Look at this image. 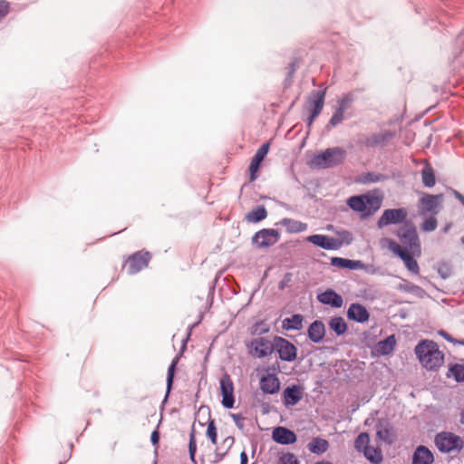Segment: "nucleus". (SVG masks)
<instances>
[{
  "instance_id": "f257e3e1",
  "label": "nucleus",
  "mask_w": 464,
  "mask_h": 464,
  "mask_svg": "<svg viewBox=\"0 0 464 464\" xmlns=\"http://www.w3.org/2000/svg\"><path fill=\"white\" fill-rule=\"evenodd\" d=\"M420 363L429 371L439 369L444 362V354L438 344L431 340H421L414 348Z\"/></svg>"
},
{
  "instance_id": "f03ea898",
  "label": "nucleus",
  "mask_w": 464,
  "mask_h": 464,
  "mask_svg": "<svg viewBox=\"0 0 464 464\" xmlns=\"http://www.w3.org/2000/svg\"><path fill=\"white\" fill-rule=\"evenodd\" d=\"M347 152L343 148H328L314 155L311 160V165L317 169H330L336 167L343 162Z\"/></svg>"
},
{
  "instance_id": "7ed1b4c3",
  "label": "nucleus",
  "mask_w": 464,
  "mask_h": 464,
  "mask_svg": "<svg viewBox=\"0 0 464 464\" xmlns=\"http://www.w3.org/2000/svg\"><path fill=\"white\" fill-rule=\"evenodd\" d=\"M395 234L402 245L401 246L402 249H406L407 252H411V254H417L418 256L420 254L419 237L412 224L409 222L404 223L396 230Z\"/></svg>"
},
{
  "instance_id": "20e7f679",
  "label": "nucleus",
  "mask_w": 464,
  "mask_h": 464,
  "mask_svg": "<svg viewBox=\"0 0 464 464\" xmlns=\"http://www.w3.org/2000/svg\"><path fill=\"white\" fill-rule=\"evenodd\" d=\"M382 243H385L388 249L403 261L406 268L411 273L414 275L419 274L420 267L417 261L413 257L415 254H411V252H407L406 249H402V247L396 241L391 238H382Z\"/></svg>"
},
{
  "instance_id": "39448f33",
  "label": "nucleus",
  "mask_w": 464,
  "mask_h": 464,
  "mask_svg": "<svg viewBox=\"0 0 464 464\" xmlns=\"http://www.w3.org/2000/svg\"><path fill=\"white\" fill-rule=\"evenodd\" d=\"M435 445L441 453L459 451L464 445L460 437L452 432L441 431L435 436Z\"/></svg>"
},
{
  "instance_id": "423d86ee",
  "label": "nucleus",
  "mask_w": 464,
  "mask_h": 464,
  "mask_svg": "<svg viewBox=\"0 0 464 464\" xmlns=\"http://www.w3.org/2000/svg\"><path fill=\"white\" fill-rule=\"evenodd\" d=\"M408 212L404 208L385 209L377 221L378 228H383L390 225L406 223Z\"/></svg>"
},
{
  "instance_id": "0eeeda50",
  "label": "nucleus",
  "mask_w": 464,
  "mask_h": 464,
  "mask_svg": "<svg viewBox=\"0 0 464 464\" xmlns=\"http://www.w3.org/2000/svg\"><path fill=\"white\" fill-rule=\"evenodd\" d=\"M395 137V131L384 130L378 133L365 135L360 140V142L367 148L376 149L383 148Z\"/></svg>"
},
{
  "instance_id": "6e6552de",
  "label": "nucleus",
  "mask_w": 464,
  "mask_h": 464,
  "mask_svg": "<svg viewBox=\"0 0 464 464\" xmlns=\"http://www.w3.org/2000/svg\"><path fill=\"white\" fill-rule=\"evenodd\" d=\"M443 201L442 194H428L425 193L419 200V212L420 215L432 214L436 215L440 212V205Z\"/></svg>"
},
{
  "instance_id": "1a4fd4ad",
  "label": "nucleus",
  "mask_w": 464,
  "mask_h": 464,
  "mask_svg": "<svg viewBox=\"0 0 464 464\" xmlns=\"http://www.w3.org/2000/svg\"><path fill=\"white\" fill-rule=\"evenodd\" d=\"M247 346L253 356L264 358L275 352V339L271 342L266 337H256L252 339Z\"/></svg>"
},
{
  "instance_id": "9d476101",
  "label": "nucleus",
  "mask_w": 464,
  "mask_h": 464,
  "mask_svg": "<svg viewBox=\"0 0 464 464\" xmlns=\"http://www.w3.org/2000/svg\"><path fill=\"white\" fill-rule=\"evenodd\" d=\"M151 258L148 251H138L130 255L126 261V271L128 275H135L147 267Z\"/></svg>"
},
{
  "instance_id": "9b49d317",
  "label": "nucleus",
  "mask_w": 464,
  "mask_h": 464,
  "mask_svg": "<svg viewBox=\"0 0 464 464\" xmlns=\"http://www.w3.org/2000/svg\"><path fill=\"white\" fill-rule=\"evenodd\" d=\"M275 351L279 358L285 362H293L297 357V348L288 340L280 336H275Z\"/></svg>"
},
{
  "instance_id": "f8f14e48",
  "label": "nucleus",
  "mask_w": 464,
  "mask_h": 464,
  "mask_svg": "<svg viewBox=\"0 0 464 464\" xmlns=\"http://www.w3.org/2000/svg\"><path fill=\"white\" fill-rule=\"evenodd\" d=\"M279 232L274 228H263L252 237V243L257 247L264 248L274 246L279 240Z\"/></svg>"
},
{
  "instance_id": "ddd939ff",
  "label": "nucleus",
  "mask_w": 464,
  "mask_h": 464,
  "mask_svg": "<svg viewBox=\"0 0 464 464\" xmlns=\"http://www.w3.org/2000/svg\"><path fill=\"white\" fill-rule=\"evenodd\" d=\"M306 241L326 250H337L342 246V241L327 235L314 234L306 237Z\"/></svg>"
},
{
  "instance_id": "4468645a",
  "label": "nucleus",
  "mask_w": 464,
  "mask_h": 464,
  "mask_svg": "<svg viewBox=\"0 0 464 464\" xmlns=\"http://www.w3.org/2000/svg\"><path fill=\"white\" fill-rule=\"evenodd\" d=\"M326 89L313 90L307 97L304 109L308 112L320 114L323 111L325 101Z\"/></svg>"
},
{
  "instance_id": "2eb2a0df",
  "label": "nucleus",
  "mask_w": 464,
  "mask_h": 464,
  "mask_svg": "<svg viewBox=\"0 0 464 464\" xmlns=\"http://www.w3.org/2000/svg\"><path fill=\"white\" fill-rule=\"evenodd\" d=\"M222 394V405L226 409H232L235 403L234 385L228 374H224L219 381Z\"/></svg>"
},
{
  "instance_id": "dca6fc26",
  "label": "nucleus",
  "mask_w": 464,
  "mask_h": 464,
  "mask_svg": "<svg viewBox=\"0 0 464 464\" xmlns=\"http://www.w3.org/2000/svg\"><path fill=\"white\" fill-rule=\"evenodd\" d=\"M302 398L303 391L297 384L286 386L282 392V401L286 408L296 405Z\"/></svg>"
},
{
  "instance_id": "f3484780",
  "label": "nucleus",
  "mask_w": 464,
  "mask_h": 464,
  "mask_svg": "<svg viewBox=\"0 0 464 464\" xmlns=\"http://www.w3.org/2000/svg\"><path fill=\"white\" fill-rule=\"evenodd\" d=\"M269 151V143L262 144L255 153L249 165L250 181L257 179L256 173L260 169L261 163Z\"/></svg>"
},
{
  "instance_id": "a211bd4d",
  "label": "nucleus",
  "mask_w": 464,
  "mask_h": 464,
  "mask_svg": "<svg viewBox=\"0 0 464 464\" xmlns=\"http://www.w3.org/2000/svg\"><path fill=\"white\" fill-rule=\"evenodd\" d=\"M272 439L278 444L291 445L296 442L297 436L293 430L283 426H278L274 428Z\"/></svg>"
},
{
  "instance_id": "6ab92c4d",
  "label": "nucleus",
  "mask_w": 464,
  "mask_h": 464,
  "mask_svg": "<svg viewBox=\"0 0 464 464\" xmlns=\"http://www.w3.org/2000/svg\"><path fill=\"white\" fill-rule=\"evenodd\" d=\"M347 318L351 321L363 324L370 318V313L366 307L359 303H353L349 305L346 312Z\"/></svg>"
},
{
  "instance_id": "aec40b11",
  "label": "nucleus",
  "mask_w": 464,
  "mask_h": 464,
  "mask_svg": "<svg viewBox=\"0 0 464 464\" xmlns=\"http://www.w3.org/2000/svg\"><path fill=\"white\" fill-rule=\"evenodd\" d=\"M316 298L321 304L330 305L334 308H340L343 304L342 295L332 288H328L323 293L318 294Z\"/></svg>"
},
{
  "instance_id": "412c9836",
  "label": "nucleus",
  "mask_w": 464,
  "mask_h": 464,
  "mask_svg": "<svg viewBox=\"0 0 464 464\" xmlns=\"http://www.w3.org/2000/svg\"><path fill=\"white\" fill-rule=\"evenodd\" d=\"M365 203L364 218L373 215L382 206V197L374 193L367 192L363 194Z\"/></svg>"
},
{
  "instance_id": "4be33fe9",
  "label": "nucleus",
  "mask_w": 464,
  "mask_h": 464,
  "mask_svg": "<svg viewBox=\"0 0 464 464\" xmlns=\"http://www.w3.org/2000/svg\"><path fill=\"white\" fill-rule=\"evenodd\" d=\"M433 461V454L426 446H418L413 452L412 464H432Z\"/></svg>"
},
{
  "instance_id": "5701e85b",
  "label": "nucleus",
  "mask_w": 464,
  "mask_h": 464,
  "mask_svg": "<svg viewBox=\"0 0 464 464\" xmlns=\"http://www.w3.org/2000/svg\"><path fill=\"white\" fill-rule=\"evenodd\" d=\"M325 334V326L321 320L314 321L307 329L308 338L315 343H320Z\"/></svg>"
},
{
  "instance_id": "b1692460",
  "label": "nucleus",
  "mask_w": 464,
  "mask_h": 464,
  "mask_svg": "<svg viewBox=\"0 0 464 464\" xmlns=\"http://www.w3.org/2000/svg\"><path fill=\"white\" fill-rule=\"evenodd\" d=\"M260 389L265 393L275 394L280 389V382L274 374L263 376L260 380Z\"/></svg>"
},
{
  "instance_id": "393cba45",
  "label": "nucleus",
  "mask_w": 464,
  "mask_h": 464,
  "mask_svg": "<svg viewBox=\"0 0 464 464\" xmlns=\"http://www.w3.org/2000/svg\"><path fill=\"white\" fill-rule=\"evenodd\" d=\"M331 265L336 267L347 268L350 270H358L364 268V264L361 260H352L338 256L331 258Z\"/></svg>"
},
{
  "instance_id": "a878e982",
  "label": "nucleus",
  "mask_w": 464,
  "mask_h": 464,
  "mask_svg": "<svg viewBox=\"0 0 464 464\" xmlns=\"http://www.w3.org/2000/svg\"><path fill=\"white\" fill-rule=\"evenodd\" d=\"M464 48V42L462 41L460 34L458 35L454 49L450 58V65L455 70L463 65L462 51Z\"/></svg>"
},
{
  "instance_id": "bb28decb",
  "label": "nucleus",
  "mask_w": 464,
  "mask_h": 464,
  "mask_svg": "<svg viewBox=\"0 0 464 464\" xmlns=\"http://www.w3.org/2000/svg\"><path fill=\"white\" fill-rule=\"evenodd\" d=\"M277 224L285 227L289 233H299L306 230L307 225L298 220L285 218L281 219Z\"/></svg>"
},
{
  "instance_id": "cd10ccee",
  "label": "nucleus",
  "mask_w": 464,
  "mask_h": 464,
  "mask_svg": "<svg viewBox=\"0 0 464 464\" xmlns=\"http://www.w3.org/2000/svg\"><path fill=\"white\" fill-rule=\"evenodd\" d=\"M304 316L300 314H295L282 321V327L285 330H300L303 327Z\"/></svg>"
},
{
  "instance_id": "c85d7f7f",
  "label": "nucleus",
  "mask_w": 464,
  "mask_h": 464,
  "mask_svg": "<svg viewBox=\"0 0 464 464\" xmlns=\"http://www.w3.org/2000/svg\"><path fill=\"white\" fill-rule=\"evenodd\" d=\"M387 179V176L378 172H363L356 179L357 183L371 184L378 183Z\"/></svg>"
},
{
  "instance_id": "c756f323",
  "label": "nucleus",
  "mask_w": 464,
  "mask_h": 464,
  "mask_svg": "<svg viewBox=\"0 0 464 464\" xmlns=\"http://www.w3.org/2000/svg\"><path fill=\"white\" fill-rule=\"evenodd\" d=\"M308 450L314 454H323L327 451L329 443L326 440L315 437L307 444Z\"/></svg>"
},
{
  "instance_id": "7c9ffc66",
  "label": "nucleus",
  "mask_w": 464,
  "mask_h": 464,
  "mask_svg": "<svg viewBox=\"0 0 464 464\" xmlns=\"http://www.w3.org/2000/svg\"><path fill=\"white\" fill-rule=\"evenodd\" d=\"M421 181L424 187L432 188L436 184V177L433 168L426 163L421 171Z\"/></svg>"
},
{
  "instance_id": "2f4dec72",
  "label": "nucleus",
  "mask_w": 464,
  "mask_h": 464,
  "mask_svg": "<svg viewBox=\"0 0 464 464\" xmlns=\"http://www.w3.org/2000/svg\"><path fill=\"white\" fill-rule=\"evenodd\" d=\"M328 324L330 329L338 336L344 334L348 328L346 322L341 316L332 317Z\"/></svg>"
},
{
  "instance_id": "473e14b6",
  "label": "nucleus",
  "mask_w": 464,
  "mask_h": 464,
  "mask_svg": "<svg viewBox=\"0 0 464 464\" xmlns=\"http://www.w3.org/2000/svg\"><path fill=\"white\" fill-rule=\"evenodd\" d=\"M396 344V340L394 335H389L383 340H381L377 343V351L382 355L390 354Z\"/></svg>"
},
{
  "instance_id": "72a5a7b5",
  "label": "nucleus",
  "mask_w": 464,
  "mask_h": 464,
  "mask_svg": "<svg viewBox=\"0 0 464 464\" xmlns=\"http://www.w3.org/2000/svg\"><path fill=\"white\" fill-rule=\"evenodd\" d=\"M266 208L265 206L260 205L246 215V220L250 223H257L266 218Z\"/></svg>"
},
{
  "instance_id": "f704fd0d",
  "label": "nucleus",
  "mask_w": 464,
  "mask_h": 464,
  "mask_svg": "<svg viewBox=\"0 0 464 464\" xmlns=\"http://www.w3.org/2000/svg\"><path fill=\"white\" fill-rule=\"evenodd\" d=\"M347 205L353 211L360 212L364 217L365 203L363 201V194L350 197L347 199Z\"/></svg>"
},
{
  "instance_id": "c9c22d12",
  "label": "nucleus",
  "mask_w": 464,
  "mask_h": 464,
  "mask_svg": "<svg viewBox=\"0 0 464 464\" xmlns=\"http://www.w3.org/2000/svg\"><path fill=\"white\" fill-rule=\"evenodd\" d=\"M344 112L345 111H343L341 109L336 107L331 119L329 120L328 123L326 124L325 129L327 130H330L332 128H334V127L338 126L339 124H341L345 119Z\"/></svg>"
},
{
  "instance_id": "e433bc0d",
  "label": "nucleus",
  "mask_w": 464,
  "mask_h": 464,
  "mask_svg": "<svg viewBox=\"0 0 464 464\" xmlns=\"http://www.w3.org/2000/svg\"><path fill=\"white\" fill-rule=\"evenodd\" d=\"M447 376L453 378L458 382H464V365L454 364L450 367Z\"/></svg>"
},
{
  "instance_id": "4c0bfd02",
  "label": "nucleus",
  "mask_w": 464,
  "mask_h": 464,
  "mask_svg": "<svg viewBox=\"0 0 464 464\" xmlns=\"http://www.w3.org/2000/svg\"><path fill=\"white\" fill-rule=\"evenodd\" d=\"M355 95L353 92H348L343 95L341 99L337 101V108L341 109L343 111L351 109L352 104L355 101Z\"/></svg>"
},
{
  "instance_id": "58836bf2",
  "label": "nucleus",
  "mask_w": 464,
  "mask_h": 464,
  "mask_svg": "<svg viewBox=\"0 0 464 464\" xmlns=\"http://www.w3.org/2000/svg\"><path fill=\"white\" fill-rule=\"evenodd\" d=\"M369 443H370L369 434L366 432H362L355 439L354 448L357 451L362 452L369 447Z\"/></svg>"
},
{
  "instance_id": "ea45409f",
  "label": "nucleus",
  "mask_w": 464,
  "mask_h": 464,
  "mask_svg": "<svg viewBox=\"0 0 464 464\" xmlns=\"http://www.w3.org/2000/svg\"><path fill=\"white\" fill-rule=\"evenodd\" d=\"M179 358L176 356L168 368V373H167V393L166 397H168L169 393L170 392L173 385V380H174V374L176 371V365L178 363Z\"/></svg>"
},
{
  "instance_id": "a19ab883",
  "label": "nucleus",
  "mask_w": 464,
  "mask_h": 464,
  "mask_svg": "<svg viewBox=\"0 0 464 464\" xmlns=\"http://www.w3.org/2000/svg\"><path fill=\"white\" fill-rule=\"evenodd\" d=\"M399 289L407 293L414 294L415 295L418 296H420L424 293L421 287L407 281H404L403 283L400 284Z\"/></svg>"
},
{
  "instance_id": "79ce46f5",
  "label": "nucleus",
  "mask_w": 464,
  "mask_h": 464,
  "mask_svg": "<svg viewBox=\"0 0 464 464\" xmlns=\"http://www.w3.org/2000/svg\"><path fill=\"white\" fill-rule=\"evenodd\" d=\"M362 453L366 459L373 464H378L382 461L381 453L372 447L369 446L364 451H362Z\"/></svg>"
},
{
  "instance_id": "37998d69",
  "label": "nucleus",
  "mask_w": 464,
  "mask_h": 464,
  "mask_svg": "<svg viewBox=\"0 0 464 464\" xmlns=\"http://www.w3.org/2000/svg\"><path fill=\"white\" fill-rule=\"evenodd\" d=\"M196 451H197V443H196V439H195V430L193 429L189 434V442H188L189 459L193 463H196V459H195Z\"/></svg>"
},
{
  "instance_id": "c03bdc74",
  "label": "nucleus",
  "mask_w": 464,
  "mask_h": 464,
  "mask_svg": "<svg viewBox=\"0 0 464 464\" xmlns=\"http://www.w3.org/2000/svg\"><path fill=\"white\" fill-rule=\"evenodd\" d=\"M207 436L213 444H217L218 432L214 420H209L208 422Z\"/></svg>"
},
{
  "instance_id": "a18cd8bd",
  "label": "nucleus",
  "mask_w": 464,
  "mask_h": 464,
  "mask_svg": "<svg viewBox=\"0 0 464 464\" xmlns=\"http://www.w3.org/2000/svg\"><path fill=\"white\" fill-rule=\"evenodd\" d=\"M277 464H299V461L294 453L287 452L279 456Z\"/></svg>"
},
{
  "instance_id": "49530a36",
  "label": "nucleus",
  "mask_w": 464,
  "mask_h": 464,
  "mask_svg": "<svg viewBox=\"0 0 464 464\" xmlns=\"http://www.w3.org/2000/svg\"><path fill=\"white\" fill-rule=\"evenodd\" d=\"M437 219L434 217H430L421 224V229L425 232L434 231L437 227Z\"/></svg>"
},
{
  "instance_id": "de8ad7c7",
  "label": "nucleus",
  "mask_w": 464,
  "mask_h": 464,
  "mask_svg": "<svg viewBox=\"0 0 464 464\" xmlns=\"http://www.w3.org/2000/svg\"><path fill=\"white\" fill-rule=\"evenodd\" d=\"M438 273L443 279L450 277V268L449 265L446 263L440 264L438 267Z\"/></svg>"
},
{
  "instance_id": "09e8293b",
  "label": "nucleus",
  "mask_w": 464,
  "mask_h": 464,
  "mask_svg": "<svg viewBox=\"0 0 464 464\" xmlns=\"http://www.w3.org/2000/svg\"><path fill=\"white\" fill-rule=\"evenodd\" d=\"M10 4L5 0H0V20L5 17L9 12Z\"/></svg>"
},
{
  "instance_id": "8fccbe9b",
  "label": "nucleus",
  "mask_w": 464,
  "mask_h": 464,
  "mask_svg": "<svg viewBox=\"0 0 464 464\" xmlns=\"http://www.w3.org/2000/svg\"><path fill=\"white\" fill-rule=\"evenodd\" d=\"M439 334L440 336H442L444 339H446L447 341L450 342V343H458V344H460V345H464V340L454 339L450 334H448L444 330L439 331Z\"/></svg>"
},
{
  "instance_id": "3c124183",
  "label": "nucleus",
  "mask_w": 464,
  "mask_h": 464,
  "mask_svg": "<svg viewBox=\"0 0 464 464\" xmlns=\"http://www.w3.org/2000/svg\"><path fill=\"white\" fill-rule=\"evenodd\" d=\"M291 280H292V274L291 273H286L284 276V278L279 282L278 288L280 290L285 289V287L291 282Z\"/></svg>"
},
{
  "instance_id": "603ef678",
  "label": "nucleus",
  "mask_w": 464,
  "mask_h": 464,
  "mask_svg": "<svg viewBox=\"0 0 464 464\" xmlns=\"http://www.w3.org/2000/svg\"><path fill=\"white\" fill-rule=\"evenodd\" d=\"M231 417H232L235 424L237 425V427L240 430H243L244 424H243L242 420H244V418L240 414H237V413H232Z\"/></svg>"
},
{
  "instance_id": "864d4df0",
  "label": "nucleus",
  "mask_w": 464,
  "mask_h": 464,
  "mask_svg": "<svg viewBox=\"0 0 464 464\" xmlns=\"http://www.w3.org/2000/svg\"><path fill=\"white\" fill-rule=\"evenodd\" d=\"M309 115L306 119V125L308 128H311L314 120L320 115L318 113H313V112H308Z\"/></svg>"
},
{
  "instance_id": "5fc2aeb1",
  "label": "nucleus",
  "mask_w": 464,
  "mask_h": 464,
  "mask_svg": "<svg viewBox=\"0 0 464 464\" xmlns=\"http://www.w3.org/2000/svg\"><path fill=\"white\" fill-rule=\"evenodd\" d=\"M377 436L384 440V441H388V438H389V431L388 430H378L377 431Z\"/></svg>"
},
{
  "instance_id": "6e6d98bb",
  "label": "nucleus",
  "mask_w": 464,
  "mask_h": 464,
  "mask_svg": "<svg viewBox=\"0 0 464 464\" xmlns=\"http://www.w3.org/2000/svg\"><path fill=\"white\" fill-rule=\"evenodd\" d=\"M150 440L153 445H157L160 441V433L154 430L150 435Z\"/></svg>"
},
{
  "instance_id": "4d7b16f0",
  "label": "nucleus",
  "mask_w": 464,
  "mask_h": 464,
  "mask_svg": "<svg viewBox=\"0 0 464 464\" xmlns=\"http://www.w3.org/2000/svg\"><path fill=\"white\" fill-rule=\"evenodd\" d=\"M226 454H227V451H225V452H216L215 453V460L214 461L215 462L221 461L224 459Z\"/></svg>"
},
{
  "instance_id": "13d9d810",
  "label": "nucleus",
  "mask_w": 464,
  "mask_h": 464,
  "mask_svg": "<svg viewBox=\"0 0 464 464\" xmlns=\"http://www.w3.org/2000/svg\"><path fill=\"white\" fill-rule=\"evenodd\" d=\"M234 443V438L233 437H227L223 440V444L226 445L228 449L233 445Z\"/></svg>"
},
{
  "instance_id": "bf43d9fd",
  "label": "nucleus",
  "mask_w": 464,
  "mask_h": 464,
  "mask_svg": "<svg viewBox=\"0 0 464 464\" xmlns=\"http://www.w3.org/2000/svg\"><path fill=\"white\" fill-rule=\"evenodd\" d=\"M248 459L246 451L240 453V464H247Z\"/></svg>"
},
{
  "instance_id": "052dcab7",
  "label": "nucleus",
  "mask_w": 464,
  "mask_h": 464,
  "mask_svg": "<svg viewBox=\"0 0 464 464\" xmlns=\"http://www.w3.org/2000/svg\"><path fill=\"white\" fill-rule=\"evenodd\" d=\"M452 193L456 196V198L464 205V195L459 193L457 190L452 189Z\"/></svg>"
},
{
  "instance_id": "680f3d73",
  "label": "nucleus",
  "mask_w": 464,
  "mask_h": 464,
  "mask_svg": "<svg viewBox=\"0 0 464 464\" xmlns=\"http://www.w3.org/2000/svg\"><path fill=\"white\" fill-rule=\"evenodd\" d=\"M459 422L464 424V410L460 411L459 412Z\"/></svg>"
},
{
  "instance_id": "e2e57ef3",
  "label": "nucleus",
  "mask_w": 464,
  "mask_h": 464,
  "mask_svg": "<svg viewBox=\"0 0 464 464\" xmlns=\"http://www.w3.org/2000/svg\"><path fill=\"white\" fill-rule=\"evenodd\" d=\"M314 464H333V463L326 461V460H322V461H317Z\"/></svg>"
},
{
  "instance_id": "0e129e2a",
  "label": "nucleus",
  "mask_w": 464,
  "mask_h": 464,
  "mask_svg": "<svg viewBox=\"0 0 464 464\" xmlns=\"http://www.w3.org/2000/svg\"><path fill=\"white\" fill-rule=\"evenodd\" d=\"M449 228H450V227H449V226L445 227V228H444V232H445V233H446V232H448Z\"/></svg>"
},
{
  "instance_id": "69168bd1",
  "label": "nucleus",
  "mask_w": 464,
  "mask_h": 464,
  "mask_svg": "<svg viewBox=\"0 0 464 464\" xmlns=\"http://www.w3.org/2000/svg\"><path fill=\"white\" fill-rule=\"evenodd\" d=\"M460 242L464 244V237H460Z\"/></svg>"
},
{
  "instance_id": "338daca9",
  "label": "nucleus",
  "mask_w": 464,
  "mask_h": 464,
  "mask_svg": "<svg viewBox=\"0 0 464 464\" xmlns=\"http://www.w3.org/2000/svg\"><path fill=\"white\" fill-rule=\"evenodd\" d=\"M267 329L262 330V333H266Z\"/></svg>"
}]
</instances>
